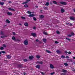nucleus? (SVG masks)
<instances>
[{
    "instance_id": "c756f323",
    "label": "nucleus",
    "mask_w": 75,
    "mask_h": 75,
    "mask_svg": "<svg viewBox=\"0 0 75 75\" xmlns=\"http://www.w3.org/2000/svg\"><path fill=\"white\" fill-rule=\"evenodd\" d=\"M21 18H22V19H23L24 20H25V18L23 16L21 17Z\"/></svg>"
},
{
    "instance_id": "6e6552de",
    "label": "nucleus",
    "mask_w": 75,
    "mask_h": 75,
    "mask_svg": "<svg viewBox=\"0 0 75 75\" xmlns=\"http://www.w3.org/2000/svg\"><path fill=\"white\" fill-rule=\"evenodd\" d=\"M24 25L25 26H26V27H28V24L27 22L25 23Z\"/></svg>"
},
{
    "instance_id": "338daca9",
    "label": "nucleus",
    "mask_w": 75,
    "mask_h": 75,
    "mask_svg": "<svg viewBox=\"0 0 75 75\" xmlns=\"http://www.w3.org/2000/svg\"><path fill=\"white\" fill-rule=\"evenodd\" d=\"M74 12H75V9H74Z\"/></svg>"
},
{
    "instance_id": "0eeeda50",
    "label": "nucleus",
    "mask_w": 75,
    "mask_h": 75,
    "mask_svg": "<svg viewBox=\"0 0 75 75\" xmlns=\"http://www.w3.org/2000/svg\"><path fill=\"white\" fill-rule=\"evenodd\" d=\"M8 10H11V11H15L14 9L13 8H8Z\"/></svg>"
},
{
    "instance_id": "aec40b11",
    "label": "nucleus",
    "mask_w": 75,
    "mask_h": 75,
    "mask_svg": "<svg viewBox=\"0 0 75 75\" xmlns=\"http://www.w3.org/2000/svg\"><path fill=\"white\" fill-rule=\"evenodd\" d=\"M4 4V2H0V4L1 5V6H3Z\"/></svg>"
},
{
    "instance_id": "37998d69",
    "label": "nucleus",
    "mask_w": 75,
    "mask_h": 75,
    "mask_svg": "<svg viewBox=\"0 0 75 75\" xmlns=\"http://www.w3.org/2000/svg\"><path fill=\"white\" fill-rule=\"evenodd\" d=\"M66 39L67 40H69V41H70L71 40V39H69V38H66Z\"/></svg>"
},
{
    "instance_id": "c03bdc74",
    "label": "nucleus",
    "mask_w": 75,
    "mask_h": 75,
    "mask_svg": "<svg viewBox=\"0 0 75 75\" xmlns=\"http://www.w3.org/2000/svg\"><path fill=\"white\" fill-rule=\"evenodd\" d=\"M40 73H41L42 75H44V72H40Z\"/></svg>"
},
{
    "instance_id": "09e8293b",
    "label": "nucleus",
    "mask_w": 75,
    "mask_h": 75,
    "mask_svg": "<svg viewBox=\"0 0 75 75\" xmlns=\"http://www.w3.org/2000/svg\"><path fill=\"white\" fill-rule=\"evenodd\" d=\"M13 35H16V33L14 32H13Z\"/></svg>"
},
{
    "instance_id": "8fccbe9b",
    "label": "nucleus",
    "mask_w": 75,
    "mask_h": 75,
    "mask_svg": "<svg viewBox=\"0 0 75 75\" xmlns=\"http://www.w3.org/2000/svg\"><path fill=\"white\" fill-rule=\"evenodd\" d=\"M61 75H65V73H62L61 74Z\"/></svg>"
},
{
    "instance_id": "ea45409f",
    "label": "nucleus",
    "mask_w": 75,
    "mask_h": 75,
    "mask_svg": "<svg viewBox=\"0 0 75 75\" xmlns=\"http://www.w3.org/2000/svg\"><path fill=\"white\" fill-rule=\"evenodd\" d=\"M23 60L25 62H27V59H24Z\"/></svg>"
},
{
    "instance_id": "f03ea898",
    "label": "nucleus",
    "mask_w": 75,
    "mask_h": 75,
    "mask_svg": "<svg viewBox=\"0 0 75 75\" xmlns=\"http://www.w3.org/2000/svg\"><path fill=\"white\" fill-rule=\"evenodd\" d=\"M24 43L25 45H28V41L27 40H25L24 42Z\"/></svg>"
},
{
    "instance_id": "69168bd1",
    "label": "nucleus",
    "mask_w": 75,
    "mask_h": 75,
    "mask_svg": "<svg viewBox=\"0 0 75 75\" xmlns=\"http://www.w3.org/2000/svg\"><path fill=\"white\" fill-rule=\"evenodd\" d=\"M0 54H1V53L0 52Z\"/></svg>"
},
{
    "instance_id": "3c124183",
    "label": "nucleus",
    "mask_w": 75,
    "mask_h": 75,
    "mask_svg": "<svg viewBox=\"0 0 75 75\" xmlns=\"http://www.w3.org/2000/svg\"><path fill=\"white\" fill-rule=\"evenodd\" d=\"M71 54V52H68L69 54Z\"/></svg>"
},
{
    "instance_id": "5701e85b",
    "label": "nucleus",
    "mask_w": 75,
    "mask_h": 75,
    "mask_svg": "<svg viewBox=\"0 0 75 75\" xmlns=\"http://www.w3.org/2000/svg\"><path fill=\"white\" fill-rule=\"evenodd\" d=\"M64 65L65 66H68V64L66 63H64Z\"/></svg>"
},
{
    "instance_id": "49530a36",
    "label": "nucleus",
    "mask_w": 75,
    "mask_h": 75,
    "mask_svg": "<svg viewBox=\"0 0 75 75\" xmlns=\"http://www.w3.org/2000/svg\"><path fill=\"white\" fill-rule=\"evenodd\" d=\"M72 71H73L74 72H75V69H72Z\"/></svg>"
},
{
    "instance_id": "4d7b16f0",
    "label": "nucleus",
    "mask_w": 75,
    "mask_h": 75,
    "mask_svg": "<svg viewBox=\"0 0 75 75\" xmlns=\"http://www.w3.org/2000/svg\"><path fill=\"white\" fill-rule=\"evenodd\" d=\"M36 41L37 42H38V41H39V40H38V39H37V40H36Z\"/></svg>"
},
{
    "instance_id": "dca6fc26",
    "label": "nucleus",
    "mask_w": 75,
    "mask_h": 75,
    "mask_svg": "<svg viewBox=\"0 0 75 75\" xmlns=\"http://www.w3.org/2000/svg\"><path fill=\"white\" fill-rule=\"evenodd\" d=\"M38 63V64H43V62H37Z\"/></svg>"
},
{
    "instance_id": "4be33fe9",
    "label": "nucleus",
    "mask_w": 75,
    "mask_h": 75,
    "mask_svg": "<svg viewBox=\"0 0 75 75\" xmlns=\"http://www.w3.org/2000/svg\"><path fill=\"white\" fill-rule=\"evenodd\" d=\"M49 2H47L45 4V6H49Z\"/></svg>"
},
{
    "instance_id": "bb28decb",
    "label": "nucleus",
    "mask_w": 75,
    "mask_h": 75,
    "mask_svg": "<svg viewBox=\"0 0 75 75\" xmlns=\"http://www.w3.org/2000/svg\"><path fill=\"white\" fill-rule=\"evenodd\" d=\"M43 41L44 42H46V41H47V40H46L45 39H43Z\"/></svg>"
},
{
    "instance_id": "ddd939ff",
    "label": "nucleus",
    "mask_w": 75,
    "mask_h": 75,
    "mask_svg": "<svg viewBox=\"0 0 75 75\" xmlns=\"http://www.w3.org/2000/svg\"><path fill=\"white\" fill-rule=\"evenodd\" d=\"M35 67H36L37 68H38V69H40V66L39 65L36 66Z\"/></svg>"
},
{
    "instance_id": "e433bc0d",
    "label": "nucleus",
    "mask_w": 75,
    "mask_h": 75,
    "mask_svg": "<svg viewBox=\"0 0 75 75\" xmlns=\"http://www.w3.org/2000/svg\"><path fill=\"white\" fill-rule=\"evenodd\" d=\"M55 74V72H53L52 73H51L50 74L51 75H53Z\"/></svg>"
},
{
    "instance_id": "f704fd0d",
    "label": "nucleus",
    "mask_w": 75,
    "mask_h": 75,
    "mask_svg": "<svg viewBox=\"0 0 75 75\" xmlns=\"http://www.w3.org/2000/svg\"><path fill=\"white\" fill-rule=\"evenodd\" d=\"M24 7H28V5L27 4H25V5H24Z\"/></svg>"
},
{
    "instance_id": "f3484780",
    "label": "nucleus",
    "mask_w": 75,
    "mask_h": 75,
    "mask_svg": "<svg viewBox=\"0 0 75 75\" xmlns=\"http://www.w3.org/2000/svg\"><path fill=\"white\" fill-rule=\"evenodd\" d=\"M62 71L63 72H67V71L66 70L63 69Z\"/></svg>"
},
{
    "instance_id": "58836bf2",
    "label": "nucleus",
    "mask_w": 75,
    "mask_h": 75,
    "mask_svg": "<svg viewBox=\"0 0 75 75\" xmlns=\"http://www.w3.org/2000/svg\"><path fill=\"white\" fill-rule=\"evenodd\" d=\"M55 44H58L59 42H58L57 41H55Z\"/></svg>"
},
{
    "instance_id": "412c9836",
    "label": "nucleus",
    "mask_w": 75,
    "mask_h": 75,
    "mask_svg": "<svg viewBox=\"0 0 75 75\" xmlns=\"http://www.w3.org/2000/svg\"><path fill=\"white\" fill-rule=\"evenodd\" d=\"M52 2L54 4H57V2L56 1H53Z\"/></svg>"
},
{
    "instance_id": "9d476101",
    "label": "nucleus",
    "mask_w": 75,
    "mask_h": 75,
    "mask_svg": "<svg viewBox=\"0 0 75 75\" xmlns=\"http://www.w3.org/2000/svg\"><path fill=\"white\" fill-rule=\"evenodd\" d=\"M56 52L57 54H61V51H59V50H57Z\"/></svg>"
},
{
    "instance_id": "4468645a",
    "label": "nucleus",
    "mask_w": 75,
    "mask_h": 75,
    "mask_svg": "<svg viewBox=\"0 0 75 75\" xmlns=\"http://www.w3.org/2000/svg\"><path fill=\"white\" fill-rule=\"evenodd\" d=\"M6 23H10V21L8 19H7L6 20Z\"/></svg>"
},
{
    "instance_id": "6ab92c4d",
    "label": "nucleus",
    "mask_w": 75,
    "mask_h": 75,
    "mask_svg": "<svg viewBox=\"0 0 75 75\" xmlns=\"http://www.w3.org/2000/svg\"><path fill=\"white\" fill-rule=\"evenodd\" d=\"M12 39L14 40V41H16V38H15V37L13 36L12 38Z\"/></svg>"
},
{
    "instance_id": "2eb2a0df",
    "label": "nucleus",
    "mask_w": 75,
    "mask_h": 75,
    "mask_svg": "<svg viewBox=\"0 0 75 75\" xmlns=\"http://www.w3.org/2000/svg\"><path fill=\"white\" fill-rule=\"evenodd\" d=\"M6 57H7V58H8V59H10L11 58V56H10V55H7Z\"/></svg>"
},
{
    "instance_id": "4c0bfd02",
    "label": "nucleus",
    "mask_w": 75,
    "mask_h": 75,
    "mask_svg": "<svg viewBox=\"0 0 75 75\" xmlns=\"http://www.w3.org/2000/svg\"><path fill=\"white\" fill-rule=\"evenodd\" d=\"M28 2L27 1H26L25 2L23 3V4H27Z\"/></svg>"
},
{
    "instance_id": "a19ab883",
    "label": "nucleus",
    "mask_w": 75,
    "mask_h": 75,
    "mask_svg": "<svg viewBox=\"0 0 75 75\" xmlns=\"http://www.w3.org/2000/svg\"><path fill=\"white\" fill-rule=\"evenodd\" d=\"M0 49H1V50H3V49H4V48H3V47H1L0 48Z\"/></svg>"
},
{
    "instance_id": "423d86ee",
    "label": "nucleus",
    "mask_w": 75,
    "mask_h": 75,
    "mask_svg": "<svg viewBox=\"0 0 75 75\" xmlns=\"http://www.w3.org/2000/svg\"><path fill=\"white\" fill-rule=\"evenodd\" d=\"M31 35L33 37H36V34L35 33H32Z\"/></svg>"
},
{
    "instance_id": "a18cd8bd",
    "label": "nucleus",
    "mask_w": 75,
    "mask_h": 75,
    "mask_svg": "<svg viewBox=\"0 0 75 75\" xmlns=\"http://www.w3.org/2000/svg\"><path fill=\"white\" fill-rule=\"evenodd\" d=\"M71 34L72 35H74V33L73 32H72L71 33Z\"/></svg>"
},
{
    "instance_id": "79ce46f5",
    "label": "nucleus",
    "mask_w": 75,
    "mask_h": 75,
    "mask_svg": "<svg viewBox=\"0 0 75 75\" xmlns=\"http://www.w3.org/2000/svg\"><path fill=\"white\" fill-rule=\"evenodd\" d=\"M56 33L57 34H59V32L58 31H57Z\"/></svg>"
},
{
    "instance_id": "393cba45",
    "label": "nucleus",
    "mask_w": 75,
    "mask_h": 75,
    "mask_svg": "<svg viewBox=\"0 0 75 75\" xmlns=\"http://www.w3.org/2000/svg\"><path fill=\"white\" fill-rule=\"evenodd\" d=\"M40 18H44V16H43V15L40 16Z\"/></svg>"
},
{
    "instance_id": "bf43d9fd",
    "label": "nucleus",
    "mask_w": 75,
    "mask_h": 75,
    "mask_svg": "<svg viewBox=\"0 0 75 75\" xmlns=\"http://www.w3.org/2000/svg\"><path fill=\"white\" fill-rule=\"evenodd\" d=\"M66 24H67V25H69V23H66Z\"/></svg>"
},
{
    "instance_id": "e2e57ef3",
    "label": "nucleus",
    "mask_w": 75,
    "mask_h": 75,
    "mask_svg": "<svg viewBox=\"0 0 75 75\" xmlns=\"http://www.w3.org/2000/svg\"><path fill=\"white\" fill-rule=\"evenodd\" d=\"M36 8H38V6H36Z\"/></svg>"
},
{
    "instance_id": "2f4dec72",
    "label": "nucleus",
    "mask_w": 75,
    "mask_h": 75,
    "mask_svg": "<svg viewBox=\"0 0 75 75\" xmlns=\"http://www.w3.org/2000/svg\"><path fill=\"white\" fill-rule=\"evenodd\" d=\"M1 53H2L3 54H5L6 52L4 51H1Z\"/></svg>"
},
{
    "instance_id": "864d4df0",
    "label": "nucleus",
    "mask_w": 75,
    "mask_h": 75,
    "mask_svg": "<svg viewBox=\"0 0 75 75\" xmlns=\"http://www.w3.org/2000/svg\"><path fill=\"white\" fill-rule=\"evenodd\" d=\"M33 29H34V30H35V29H36V27H34L33 28Z\"/></svg>"
},
{
    "instance_id": "052dcab7",
    "label": "nucleus",
    "mask_w": 75,
    "mask_h": 75,
    "mask_svg": "<svg viewBox=\"0 0 75 75\" xmlns=\"http://www.w3.org/2000/svg\"><path fill=\"white\" fill-rule=\"evenodd\" d=\"M27 1H30V0H27Z\"/></svg>"
},
{
    "instance_id": "1a4fd4ad",
    "label": "nucleus",
    "mask_w": 75,
    "mask_h": 75,
    "mask_svg": "<svg viewBox=\"0 0 75 75\" xmlns=\"http://www.w3.org/2000/svg\"><path fill=\"white\" fill-rule=\"evenodd\" d=\"M29 58L30 59H32L34 58V57L33 56H29Z\"/></svg>"
},
{
    "instance_id": "680f3d73",
    "label": "nucleus",
    "mask_w": 75,
    "mask_h": 75,
    "mask_svg": "<svg viewBox=\"0 0 75 75\" xmlns=\"http://www.w3.org/2000/svg\"><path fill=\"white\" fill-rule=\"evenodd\" d=\"M73 59H75V57H73Z\"/></svg>"
},
{
    "instance_id": "a878e982",
    "label": "nucleus",
    "mask_w": 75,
    "mask_h": 75,
    "mask_svg": "<svg viewBox=\"0 0 75 75\" xmlns=\"http://www.w3.org/2000/svg\"><path fill=\"white\" fill-rule=\"evenodd\" d=\"M27 13H28V14H31V12L30 11H27Z\"/></svg>"
},
{
    "instance_id": "0e129e2a",
    "label": "nucleus",
    "mask_w": 75,
    "mask_h": 75,
    "mask_svg": "<svg viewBox=\"0 0 75 75\" xmlns=\"http://www.w3.org/2000/svg\"><path fill=\"white\" fill-rule=\"evenodd\" d=\"M11 3V1H9V3Z\"/></svg>"
},
{
    "instance_id": "cd10ccee",
    "label": "nucleus",
    "mask_w": 75,
    "mask_h": 75,
    "mask_svg": "<svg viewBox=\"0 0 75 75\" xmlns=\"http://www.w3.org/2000/svg\"><path fill=\"white\" fill-rule=\"evenodd\" d=\"M43 33L44 34H45V35H47V32H43Z\"/></svg>"
},
{
    "instance_id": "72a5a7b5",
    "label": "nucleus",
    "mask_w": 75,
    "mask_h": 75,
    "mask_svg": "<svg viewBox=\"0 0 75 75\" xmlns=\"http://www.w3.org/2000/svg\"><path fill=\"white\" fill-rule=\"evenodd\" d=\"M4 37H6V36H3L1 37V38H4Z\"/></svg>"
},
{
    "instance_id": "c85d7f7f",
    "label": "nucleus",
    "mask_w": 75,
    "mask_h": 75,
    "mask_svg": "<svg viewBox=\"0 0 75 75\" xmlns=\"http://www.w3.org/2000/svg\"><path fill=\"white\" fill-rule=\"evenodd\" d=\"M62 58H65V56L62 55L61 57Z\"/></svg>"
},
{
    "instance_id": "13d9d810",
    "label": "nucleus",
    "mask_w": 75,
    "mask_h": 75,
    "mask_svg": "<svg viewBox=\"0 0 75 75\" xmlns=\"http://www.w3.org/2000/svg\"><path fill=\"white\" fill-rule=\"evenodd\" d=\"M24 75H27V73L24 72Z\"/></svg>"
},
{
    "instance_id": "473e14b6",
    "label": "nucleus",
    "mask_w": 75,
    "mask_h": 75,
    "mask_svg": "<svg viewBox=\"0 0 75 75\" xmlns=\"http://www.w3.org/2000/svg\"><path fill=\"white\" fill-rule=\"evenodd\" d=\"M3 47H4L5 48H6V45L4 44L3 45Z\"/></svg>"
},
{
    "instance_id": "6e6d98bb",
    "label": "nucleus",
    "mask_w": 75,
    "mask_h": 75,
    "mask_svg": "<svg viewBox=\"0 0 75 75\" xmlns=\"http://www.w3.org/2000/svg\"><path fill=\"white\" fill-rule=\"evenodd\" d=\"M65 53H66V54H67L68 52H67V51H65Z\"/></svg>"
},
{
    "instance_id": "39448f33",
    "label": "nucleus",
    "mask_w": 75,
    "mask_h": 75,
    "mask_svg": "<svg viewBox=\"0 0 75 75\" xmlns=\"http://www.w3.org/2000/svg\"><path fill=\"white\" fill-rule=\"evenodd\" d=\"M28 16L30 17H34V16H35V15H34V14H31L29 15Z\"/></svg>"
},
{
    "instance_id": "9b49d317",
    "label": "nucleus",
    "mask_w": 75,
    "mask_h": 75,
    "mask_svg": "<svg viewBox=\"0 0 75 75\" xmlns=\"http://www.w3.org/2000/svg\"><path fill=\"white\" fill-rule=\"evenodd\" d=\"M61 13H64L65 12V10L63 8H62L61 9Z\"/></svg>"
},
{
    "instance_id": "5fc2aeb1",
    "label": "nucleus",
    "mask_w": 75,
    "mask_h": 75,
    "mask_svg": "<svg viewBox=\"0 0 75 75\" xmlns=\"http://www.w3.org/2000/svg\"><path fill=\"white\" fill-rule=\"evenodd\" d=\"M69 25H72V24H71V23H69Z\"/></svg>"
},
{
    "instance_id": "603ef678",
    "label": "nucleus",
    "mask_w": 75,
    "mask_h": 75,
    "mask_svg": "<svg viewBox=\"0 0 75 75\" xmlns=\"http://www.w3.org/2000/svg\"><path fill=\"white\" fill-rule=\"evenodd\" d=\"M66 58H69V57H68V56H66Z\"/></svg>"
},
{
    "instance_id": "f8f14e48",
    "label": "nucleus",
    "mask_w": 75,
    "mask_h": 75,
    "mask_svg": "<svg viewBox=\"0 0 75 75\" xmlns=\"http://www.w3.org/2000/svg\"><path fill=\"white\" fill-rule=\"evenodd\" d=\"M7 14L8 15H9V16H11V15H12V13H11L10 12H7Z\"/></svg>"
},
{
    "instance_id": "b1692460",
    "label": "nucleus",
    "mask_w": 75,
    "mask_h": 75,
    "mask_svg": "<svg viewBox=\"0 0 75 75\" xmlns=\"http://www.w3.org/2000/svg\"><path fill=\"white\" fill-rule=\"evenodd\" d=\"M36 57L38 58H40L41 57H40L39 55H37L36 56Z\"/></svg>"
},
{
    "instance_id": "de8ad7c7",
    "label": "nucleus",
    "mask_w": 75,
    "mask_h": 75,
    "mask_svg": "<svg viewBox=\"0 0 75 75\" xmlns=\"http://www.w3.org/2000/svg\"><path fill=\"white\" fill-rule=\"evenodd\" d=\"M68 36H69V37H72V35H69Z\"/></svg>"
},
{
    "instance_id": "7c9ffc66",
    "label": "nucleus",
    "mask_w": 75,
    "mask_h": 75,
    "mask_svg": "<svg viewBox=\"0 0 75 75\" xmlns=\"http://www.w3.org/2000/svg\"><path fill=\"white\" fill-rule=\"evenodd\" d=\"M1 35H4V33L2 31L1 32Z\"/></svg>"
},
{
    "instance_id": "a211bd4d",
    "label": "nucleus",
    "mask_w": 75,
    "mask_h": 75,
    "mask_svg": "<svg viewBox=\"0 0 75 75\" xmlns=\"http://www.w3.org/2000/svg\"><path fill=\"white\" fill-rule=\"evenodd\" d=\"M46 51L48 53H49V54H51V52L50 51L48 50H46Z\"/></svg>"
},
{
    "instance_id": "20e7f679",
    "label": "nucleus",
    "mask_w": 75,
    "mask_h": 75,
    "mask_svg": "<svg viewBox=\"0 0 75 75\" xmlns=\"http://www.w3.org/2000/svg\"><path fill=\"white\" fill-rule=\"evenodd\" d=\"M50 67L51 69H54V66L52 64H50Z\"/></svg>"
},
{
    "instance_id": "f257e3e1",
    "label": "nucleus",
    "mask_w": 75,
    "mask_h": 75,
    "mask_svg": "<svg viewBox=\"0 0 75 75\" xmlns=\"http://www.w3.org/2000/svg\"><path fill=\"white\" fill-rule=\"evenodd\" d=\"M60 3L61 4H62V5H67V2H65L63 1L60 2Z\"/></svg>"
},
{
    "instance_id": "c9c22d12",
    "label": "nucleus",
    "mask_w": 75,
    "mask_h": 75,
    "mask_svg": "<svg viewBox=\"0 0 75 75\" xmlns=\"http://www.w3.org/2000/svg\"><path fill=\"white\" fill-rule=\"evenodd\" d=\"M33 20H34V21H36L37 20V19L35 17H33Z\"/></svg>"
},
{
    "instance_id": "7ed1b4c3",
    "label": "nucleus",
    "mask_w": 75,
    "mask_h": 75,
    "mask_svg": "<svg viewBox=\"0 0 75 75\" xmlns=\"http://www.w3.org/2000/svg\"><path fill=\"white\" fill-rule=\"evenodd\" d=\"M70 19L71 20H75V18L74 17V16H71L70 17Z\"/></svg>"
},
{
    "instance_id": "774afa93",
    "label": "nucleus",
    "mask_w": 75,
    "mask_h": 75,
    "mask_svg": "<svg viewBox=\"0 0 75 75\" xmlns=\"http://www.w3.org/2000/svg\"><path fill=\"white\" fill-rule=\"evenodd\" d=\"M19 25H21V24H19Z\"/></svg>"
}]
</instances>
